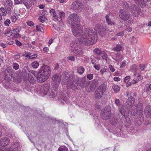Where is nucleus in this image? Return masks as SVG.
Instances as JSON below:
<instances>
[{
  "mask_svg": "<svg viewBox=\"0 0 151 151\" xmlns=\"http://www.w3.org/2000/svg\"><path fill=\"white\" fill-rule=\"evenodd\" d=\"M72 30L75 36L77 37L81 36L79 39L80 42L88 45H93L96 42L97 40V32L102 35L106 29L99 25L96 26L95 29H86L84 32H82L81 26L77 24L72 26Z\"/></svg>",
  "mask_w": 151,
  "mask_h": 151,
  "instance_id": "f257e3e1",
  "label": "nucleus"
},
{
  "mask_svg": "<svg viewBox=\"0 0 151 151\" xmlns=\"http://www.w3.org/2000/svg\"><path fill=\"white\" fill-rule=\"evenodd\" d=\"M51 73L50 68L47 65H44L40 68L37 77L38 81L42 83L45 81L49 78Z\"/></svg>",
  "mask_w": 151,
  "mask_h": 151,
  "instance_id": "f03ea898",
  "label": "nucleus"
},
{
  "mask_svg": "<svg viewBox=\"0 0 151 151\" xmlns=\"http://www.w3.org/2000/svg\"><path fill=\"white\" fill-rule=\"evenodd\" d=\"M79 39L77 40H75L72 41L70 44V49L73 54L75 55L79 56L83 53V47L79 42Z\"/></svg>",
  "mask_w": 151,
  "mask_h": 151,
  "instance_id": "7ed1b4c3",
  "label": "nucleus"
},
{
  "mask_svg": "<svg viewBox=\"0 0 151 151\" xmlns=\"http://www.w3.org/2000/svg\"><path fill=\"white\" fill-rule=\"evenodd\" d=\"M134 97L132 96L129 97L127 101L126 107L125 108H122L119 110L120 112L124 117L127 116L129 113V109L134 103Z\"/></svg>",
  "mask_w": 151,
  "mask_h": 151,
  "instance_id": "20e7f679",
  "label": "nucleus"
},
{
  "mask_svg": "<svg viewBox=\"0 0 151 151\" xmlns=\"http://www.w3.org/2000/svg\"><path fill=\"white\" fill-rule=\"evenodd\" d=\"M120 18L123 21L128 20V23L131 24L133 22V19L130 18V14L129 12L124 9H121L119 13Z\"/></svg>",
  "mask_w": 151,
  "mask_h": 151,
  "instance_id": "39448f33",
  "label": "nucleus"
},
{
  "mask_svg": "<svg viewBox=\"0 0 151 151\" xmlns=\"http://www.w3.org/2000/svg\"><path fill=\"white\" fill-rule=\"evenodd\" d=\"M111 108L110 106H106L101 111V116L102 119L105 120L109 119L111 114Z\"/></svg>",
  "mask_w": 151,
  "mask_h": 151,
  "instance_id": "423d86ee",
  "label": "nucleus"
},
{
  "mask_svg": "<svg viewBox=\"0 0 151 151\" xmlns=\"http://www.w3.org/2000/svg\"><path fill=\"white\" fill-rule=\"evenodd\" d=\"M79 20V17L76 14H71L68 18V22L70 24H71L72 26L77 24Z\"/></svg>",
  "mask_w": 151,
  "mask_h": 151,
  "instance_id": "0eeeda50",
  "label": "nucleus"
},
{
  "mask_svg": "<svg viewBox=\"0 0 151 151\" xmlns=\"http://www.w3.org/2000/svg\"><path fill=\"white\" fill-rule=\"evenodd\" d=\"M62 81L65 84H67L71 83L73 76H70L67 72H64L62 74Z\"/></svg>",
  "mask_w": 151,
  "mask_h": 151,
  "instance_id": "6e6552de",
  "label": "nucleus"
},
{
  "mask_svg": "<svg viewBox=\"0 0 151 151\" xmlns=\"http://www.w3.org/2000/svg\"><path fill=\"white\" fill-rule=\"evenodd\" d=\"M72 8L76 12L81 11L83 9V4L82 2L75 1L73 3Z\"/></svg>",
  "mask_w": 151,
  "mask_h": 151,
  "instance_id": "1a4fd4ad",
  "label": "nucleus"
},
{
  "mask_svg": "<svg viewBox=\"0 0 151 151\" xmlns=\"http://www.w3.org/2000/svg\"><path fill=\"white\" fill-rule=\"evenodd\" d=\"M132 14L134 16L137 17L141 12L140 9L135 5H133L130 8Z\"/></svg>",
  "mask_w": 151,
  "mask_h": 151,
  "instance_id": "9d476101",
  "label": "nucleus"
},
{
  "mask_svg": "<svg viewBox=\"0 0 151 151\" xmlns=\"http://www.w3.org/2000/svg\"><path fill=\"white\" fill-rule=\"evenodd\" d=\"M50 86V84L49 83L44 84L41 86L40 91L43 93L44 95L47 94L49 92Z\"/></svg>",
  "mask_w": 151,
  "mask_h": 151,
  "instance_id": "9b49d317",
  "label": "nucleus"
},
{
  "mask_svg": "<svg viewBox=\"0 0 151 151\" xmlns=\"http://www.w3.org/2000/svg\"><path fill=\"white\" fill-rule=\"evenodd\" d=\"M10 142V140L6 137H3L0 139V145L1 146H5L9 145Z\"/></svg>",
  "mask_w": 151,
  "mask_h": 151,
  "instance_id": "f8f14e48",
  "label": "nucleus"
},
{
  "mask_svg": "<svg viewBox=\"0 0 151 151\" xmlns=\"http://www.w3.org/2000/svg\"><path fill=\"white\" fill-rule=\"evenodd\" d=\"M20 148L19 143L17 142H14L11 144L10 150L13 151H17Z\"/></svg>",
  "mask_w": 151,
  "mask_h": 151,
  "instance_id": "ddd939ff",
  "label": "nucleus"
},
{
  "mask_svg": "<svg viewBox=\"0 0 151 151\" xmlns=\"http://www.w3.org/2000/svg\"><path fill=\"white\" fill-rule=\"evenodd\" d=\"M61 76L57 74L53 75L52 77V80L53 83L59 84L61 80Z\"/></svg>",
  "mask_w": 151,
  "mask_h": 151,
  "instance_id": "4468645a",
  "label": "nucleus"
},
{
  "mask_svg": "<svg viewBox=\"0 0 151 151\" xmlns=\"http://www.w3.org/2000/svg\"><path fill=\"white\" fill-rule=\"evenodd\" d=\"M144 111L146 116L151 119V107L150 106H146L145 108Z\"/></svg>",
  "mask_w": 151,
  "mask_h": 151,
  "instance_id": "2eb2a0df",
  "label": "nucleus"
},
{
  "mask_svg": "<svg viewBox=\"0 0 151 151\" xmlns=\"http://www.w3.org/2000/svg\"><path fill=\"white\" fill-rule=\"evenodd\" d=\"M5 6L8 11H11L13 6L12 1L10 0H7L5 3Z\"/></svg>",
  "mask_w": 151,
  "mask_h": 151,
  "instance_id": "dca6fc26",
  "label": "nucleus"
},
{
  "mask_svg": "<svg viewBox=\"0 0 151 151\" xmlns=\"http://www.w3.org/2000/svg\"><path fill=\"white\" fill-rule=\"evenodd\" d=\"M59 17H58V16L56 15V16L54 18V19L55 21H58L59 22L61 21L62 19L64 17L65 15V13L63 12H59L58 14Z\"/></svg>",
  "mask_w": 151,
  "mask_h": 151,
  "instance_id": "f3484780",
  "label": "nucleus"
},
{
  "mask_svg": "<svg viewBox=\"0 0 151 151\" xmlns=\"http://www.w3.org/2000/svg\"><path fill=\"white\" fill-rule=\"evenodd\" d=\"M106 85L103 83L97 88V90L101 92L102 94H103L106 91Z\"/></svg>",
  "mask_w": 151,
  "mask_h": 151,
  "instance_id": "a211bd4d",
  "label": "nucleus"
},
{
  "mask_svg": "<svg viewBox=\"0 0 151 151\" xmlns=\"http://www.w3.org/2000/svg\"><path fill=\"white\" fill-rule=\"evenodd\" d=\"M105 19L106 23L108 25H112L114 24V22L111 20L108 15H106Z\"/></svg>",
  "mask_w": 151,
  "mask_h": 151,
  "instance_id": "6ab92c4d",
  "label": "nucleus"
},
{
  "mask_svg": "<svg viewBox=\"0 0 151 151\" xmlns=\"http://www.w3.org/2000/svg\"><path fill=\"white\" fill-rule=\"evenodd\" d=\"M44 25L42 24H40L39 25H37L36 26L37 30L38 31H40L42 33L44 32Z\"/></svg>",
  "mask_w": 151,
  "mask_h": 151,
  "instance_id": "aec40b11",
  "label": "nucleus"
},
{
  "mask_svg": "<svg viewBox=\"0 0 151 151\" xmlns=\"http://www.w3.org/2000/svg\"><path fill=\"white\" fill-rule=\"evenodd\" d=\"M23 2L27 9L29 8L32 6V2L31 0H23Z\"/></svg>",
  "mask_w": 151,
  "mask_h": 151,
  "instance_id": "412c9836",
  "label": "nucleus"
},
{
  "mask_svg": "<svg viewBox=\"0 0 151 151\" xmlns=\"http://www.w3.org/2000/svg\"><path fill=\"white\" fill-rule=\"evenodd\" d=\"M123 47L121 45L119 44H117L116 45L115 47H114L112 50L114 51L119 52L122 50Z\"/></svg>",
  "mask_w": 151,
  "mask_h": 151,
  "instance_id": "4be33fe9",
  "label": "nucleus"
},
{
  "mask_svg": "<svg viewBox=\"0 0 151 151\" xmlns=\"http://www.w3.org/2000/svg\"><path fill=\"white\" fill-rule=\"evenodd\" d=\"M7 10L6 8H0V14L3 16H5L7 13Z\"/></svg>",
  "mask_w": 151,
  "mask_h": 151,
  "instance_id": "5701e85b",
  "label": "nucleus"
},
{
  "mask_svg": "<svg viewBox=\"0 0 151 151\" xmlns=\"http://www.w3.org/2000/svg\"><path fill=\"white\" fill-rule=\"evenodd\" d=\"M21 79L22 77L21 76V75L19 74L17 75L13 78L14 81L18 83L20 82Z\"/></svg>",
  "mask_w": 151,
  "mask_h": 151,
  "instance_id": "b1692460",
  "label": "nucleus"
},
{
  "mask_svg": "<svg viewBox=\"0 0 151 151\" xmlns=\"http://www.w3.org/2000/svg\"><path fill=\"white\" fill-rule=\"evenodd\" d=\"M98 83V81L97 80H94L92 81L91 87L94 89L97 86Z\"/></svg>",
  "mask_w": 151,
  "mask_h": 151,
  "instance_id": "393cba45",
  "label": "nucleus"
},
{
  "mask_svg": "<svg viewBox=\"0 0 151 151\" xmlns=\"http://www.w3.org/2000/svg\"><path fill=\"white\" fill-rule=\"evenodd\" d=\"M22 74L23 75V76L24 77L25 79L27 80L29 76V75H31V74L29 73H28L27 72H26V70H24L22 71Z\"/></svg>",
  "mask_w": 151,
  "mask_h": 151,
  "instance_id": "a878e982",
  "label": "nucleus"
},
{
  "mask_svg": "<svg viewBox=\"0 0 151 151\" xmlns=\"http://www.w3.org/2000/svg\"><path fill=\"white\" fill-rule=\"evenodd\" d=\"M93 52L96 55H102V52L101 50L98 48H96L93 50Z\"/></svg>",
  "mask_w": 151,
  "mask_h": 151,
  "instance_id": "bb28decb",
  "label": "nucleus"
},
{
  "mask_svg": "<svg viewBox=\"0 0 151 151\" xmlns=\"http://www.w3.org/2000/svg\"><path fill=\"white\" fill-rule=\"evenodd\" d=\"M27 79H28L29 82L31 83H35L36 81V80L34 79L33 77L32 76V75L31 74V75H29V76Z\"/></svg>",
  "mask_w": 151,
  "mask_h": 151,
  "instance_id": "cd10ccee",
  "label": "nucleus"
},
{
  "mask_svg": "<svg viewBox=\"0 0 151 151\" xmlns=\"http://www.w3.org/2000/svg\"><path fill=\"white\" fill-rule=\"evenodd\" d=\"M116 58L115 60L116 61H119L122 59L121 54L119 53H116L115 54Z\"/></svg>",
  "mask_w": 151,
  "mask_h": 151,
  "instance_id": "c85d7f7f",
  "label": "nucleus"
},
{
  "mask_svg": "<svg viewBox=\"0 0 151 151\" xmlns=\"http://www.w3.org/2000/svg\"><path fill=\"white\" fill-rule=\"evenodd\" d=\"M100 92L99 91L97 90V91L96 92V94L95 95V97L96 99H98L101 98L103 94H102L101 93H100Z\"/></svg>",
  "mask_w": 151,
  "mask_h": 151,
  "instance_id": "c756f323",
  "label": "nucleus"
},
{
  "mask_svg": "<svg viewBox=\"0 0 151 151\" xmlns=\"http://www.w3.org/2000/svg\"><path fill=\"white\" fill-rule=\"evenodd\" d=\"M32 65L34 68H37L39 66V64L37 61H35L32 63Z\"/></svg>",
  "mask_w": 151,
  "mask_h": 151,
  "instance_id": "7c9ffc66",
  "label": "nucleus"
},
{
  "mask_svg": "<svg viewBox=\"0 0 151 151\" xmlns=\"http://www.w3.org/2000/svg\"><path fill=\"white\" fill-rule=\"evenodd\" d=\"M49 96L50 97L52 98H53L55 97L56 96V93L55 91H52L50 93V92H49Z\"/></svg>",
  "mask_w": 151,
  "mask_h": 151,
  "instance_id": "2f4dec72",
  "label": "nucleus"
},
{
  "mask_svg": "<svg viewBox=\"0 0 151 151\" xmlns=\"http://www.w3.org/2000/svg\"><path fill=\"white\" fill-rule=\"evenodd\" d=\"M84 68L82 66H81L78 68V71L79 74H81L84 72Z\"/></svg>",
  "mask_w": 151,
  "mask_h": 151,
  "instance_id": "473e14b6",
  "label": "nucleus"
},
{
  "mask_svg": "<svg viewBox=\"0 0 151 151\" xmlns=\"http://www.w3.org/2000/svg\"><path fill=\"white\" fill-rule=\"evenodd\" d=\"M112 88L114 90V91L116 92L117 93L118 92L120 89V87L116 85H114L113 87Z\"/></svg>",
  "mask_w": 151,
  "mask_h": 151,
  "instance_id": "72a5a7b5",
  "label": "nucleus"
},
{
  "mask_svg": "<svg viewBox=\"0 0 151 151\" xmlns=\"http://www.w3.org/2000/svg\"><path fill=\"white\" fill-rule=\"evenodd\" d=\"M58 150L59 151H67L68 149L65 146H61L59 148Z\"/></svg>",
  "mask_w": 151,
  "mask_h": 151,
  "instance_id": "f704fd0d",
  "label": "nucleus"
},
{
  "mask_svg": "<svg viewBox=\"0 0 151 151\" xmlns=\"http://www.w3.org/2000/svg\"><path fill=\"white\" fill-rule=\"evenodd\" d=\"M142 77L140 76H138L137 77V78L135 80H133V81L132 82V84H134L137 82V81H139L140 80H141L142 79Z\"/></svg>",
  "mask_w": 151,
  "mask_h": 151,
  "instance_id": "c9c22d12",
  "label": "nucleus"
},
{
  "mask_svg": "<svg viewBox=\"0 0 151 151\" xmlns=\"http://www.w3.org/2000/svg\"><path fill=\"white\" fill-rule=\"evenodd\" d=\"M38 19L39 20L42 22L43 23L44 21L46 20V18L45 17L40 16L39 17Z\"/></svg>",
  "mask_w": 151,
  "mask_h": 151,
  "instance_id": "e433bc0d",
  "label": "nucleus"
},
{
  "mask_svg": "<svg viewBox=\"0 0 151 151\" xmlns=\"http://www.w3.org/2000/svg\"><path fill=\"white\" fill-rule=\"evenodd\" d=\"M13 67L15 70H18L19 68V65L18 63H14L12 65Z\"/></svg>",
  "mask_w": 151,
  "mask_h": 151,
  "instance_id": "4c0bfd02",
  "label": "nucleus"
},
{
  "mask_svg": "<svg viewBox=\"0 0 151 151\" xmlns=\"http://www.w3.org/2000/svg\"><path fill=\"white\" fill-rule=\"evenodd\" d=\"M50 12L51 14V15L54 18L56 16L57 14L55 12V10L54 9H51L50 10Z\"/></svg>",
  "mask_w": 151,
  "mask_h": 151,
  "instance_id": "58836bf2",
  "label": "nucleus"
},
{
  "mask_svg": "<svg viewBox=\"0 0 151 151\" xmlns=\"http://www.w3.org/2000/svg\"><path fill=\"white\" fill-rule=\"evenodd\" d=\"M29 73L30 74L31 73L33 75L37 77V76H38V73L37 71H35L34 70H30Z\"/></svg>",
  "mask_w": 151,
  "mask_h": 151,
  "instance_id": "ea45409f",
  "label": "nucleus"
},
{
  "mask_svg": "<svg viewBox=\"0 0 151 151\" xmlns=\"http://www.w3.org/2000/svg\"><path fill=\"white\" fill-rule=\"evenodd\" d=\"M21 27H18L16 29H15L12 30V32L13 33L18 32L21 30Z\"/></svg>",
  "mask_w": 151,
  "mask_h": 151,
  "instance_id": "a19ab883",
  "label": "nucleus"
},
{
  "mask_svg": "<svg viewBox=\"0 0 151 151\" xmlns=\"http://www.w3.org/2000/svg\"><path fill=\"white\" fill-rule=\"evenodd\" d=\"M10 22V20L9 19H7L4 22V24L5 26H7L9 25Z\"/></svg>",
  "mask_w": 151,
  "mask_h": 151,
  "instance_id": "79ce46f5",
  "label": "nucleus"
},
{
  "mask_svg": "<svg viewBox=\"0 0 151 151\" xmlns=\"http://www.w3.org/2000/svg\"><path fill=\"white\" fill-rule=\"evenodd\" d=\"M87 77L89 80H91L93 78V75L92 74H89L87 75Z\"/></svg>",
  "mask_w": 151,
  "mask_h": 151,
  "instance_id": "37998d69",
  "label": "nucleus"
},
{
  "mask_svg": "<svg viewBox=\"0 0 151 151\" xmlns=\"http://www.w3.org/2000/svg\"><path fill=\"white\" fill-rule=\"evenodd\" d=\"M27 25H29V26H30L31 27H32V26L34 27V26L35 24L32 21H30L28 22H27Z\"/></svg>",
  "mask_w": 151,
  "mask_h": 151,
  "instance_id": "c03bdc74",
  "label": "nucleus"
},
{
  "mask_svg": "<svg viewBox=\"0 0 151 151\" xmlns=\"http://www.w3.org/2000/svg\"><path fill=\"white\" fill-rule=\"evenodd\" d=\"M103 59H105L106 60V59L107 58V55L106 54L104 53H102V55H101Z\"/></svg>",
  "mask_w": 151,
  "mask_h": 151,
  "instance_id": "a18cd8bd",
  "label": "nucleus"
},
{
  "mask_svg": "<svg viewBox=\"0 0 151 151\" xmlns=\"http://www.w3.org/2000/svg\"><path fill=\"white\" fill-rule=\"evenodd\" d=\"M23 1V0H14L15 3L16 4H21Z\"/></svg>",
  "mask_w": 151,
  "mask_h": 151,
  "instance_id": "49530a36",
  "label": "nucleus"
},
{
  "mask_svg": "<svg viewBox=\"0 0 151 151\" xmlns=\"http://www.w3.org/2000/svg\"><path fill=\"white\" fill-rule=\"evenodd\" d=\"M11 18L12 20V21L14 22L16 21L17 19V18L16 17L15 15L12 16Z\"/></svg>",
  "mask_w": 151,
  "mask_h": 151,
  "instance_id": "de8ad7c7",
  "label": "nucleus"
},
{
  "mask_svg": "<svg viewBox=\"0 0 151 151\" xmlns=\"http://www.w3.org/2000/svg\"><path fill=\"white\" fill-rule=\"evenodd\" d=\"M135 3L137 4H139L142 3L144 1V0H134Z\"/></svg>",
  "mask_w": 151,
  "mask_h": 151,
  "instance_id": "09e8293b",
  "label": "nucleus"
},
{
  "mask_svg": "<svg viewBox=\"0 0 151 151\" xmlns=\"http://www.w3.org/2000/svg\"><path fill=\"white\" fill-rule=\"evenodd\" d=\"M132 30V28L129 27H128L124 31H127L128 32H131Z\"/></svg>",
  "mask_w": 151,
  "mask_h": 151,
  "instance_id": "8fccbe9b",
  "label": "nucleus"
},
{
  "mask_svg": "<svg viewBox=\"0 0 151 151\" xmlns=\"http://www.w3.org/2000/svg\"><path fill=\"white\" fill-rule=\"evenodd\" d=\"M130 80V77L129 76H127L124 78V80L125 83L128 82Z\"/></svg>",
  "mask_w": 151,
  "mask_h": 151,
  "instance_id": "3c124183",
  "label": "nucleus"
},
{
  "mask_svg": "<svg viewBox=\"0 0 151 151\" xmlns=\"http://www.w3.org/2000/svg\"><path fill=\"white\" fill-rule=\"evenodd\" d=\"M109 68L111 71L112 72H114L115 71V69L111 65H109Z\"/></svg>",
  "mask_w": 151,
  "mask_h": 151,
  "instance_id": "603ef678",
  "label": "nucleus"
},
{
  "mask_svg": "<svg viewBox=\"0 0 151 151\" xmlns=\"http://www.w3.org/2000/svg\"><path fill=\"white\" fill-rule=\"evenodd\" d=\"M37 57V54H34L32 55L31 56H29V58L30 59H34L35 58H36Z\"/></svg>",
  "mask_w": 151,
  "mask_h": 151,
  "instance_id": "864d4df0",
  "label": "nucleus"
},
{
  "mask_svg": "<svg viewBox=\"0 0 151 151\" xmlns=\"http://www.w3.org/2000/svg\"><path fill=\"white\" fill-rule=\"evenodd\" d=\"M68 60H70L72 61H74L75 60V58L73 56H70L67 58Z\"/></svg>",
  "mask_w": 151,
  "mask_h": 151,
  "instance_id": "5fc2aeb1",
  "label": "nucleus"
},
{
  "mask_svg": "<svg viewBox=\"0 0 151 151\" xmlns=\"http://www.w3.org/2000/svg\"><path fill=\"white\" fill-rule=\"evenodd\" d=\"M15 42L16 45L18 46H20L22 45V44L17 40H15Z\"/></svg>",
  "mask_w": 151,
  "mask_h": 151,
  "instance_id": "6e6d98bb",
  "label": "nucleus"
},
{
  "mask_svg": "<svg viewBox=\"0 0 151 151\" xmlns=\"http://www.w3.org/2000/svg\"><path fill=\"white\" fill-rule=\"evenodd\" d=\"M94 68H95L96 70H99L100 68V65H95L94 66Z\"/></svg>",
  "mask_w": 151,
  "mask_h": 151,
  "instance_id": "4d7b16f0",
  "label": "nucleus"
},
{
  "mask_svg": "<svg viewBox=\"0 0 151 151\" xmlns=\"http://www.w3.org/2000/svg\"><path fill=\"white\" fill-rule=\"evenodd\" d=\"M124 35V31H122L117 33L116 34V35L118 36H123Z\"/></svg>",
  "mask_w": 151,
  "mask_h": 151,
  "instance_id": "13d9d810",
  "label": "nucleus"
},
{
  "mask_svg": "<svg viewBox=\"0 0 151 151\" xmlns=\"http://www.w3.org/2000/svg\"><path fill=\"white\" fill-rule=\"evenodd\" d=\"M146 91H149L151 90V84L147 86L146 87Z\"/></svg>",
  "mask_w": 151,
  "mask_h": 151,
  "instance_id": "bf43d9fd",
  "label": "nucleus"
},
{
  "mask_svg": "<svg viewBox=\"0 0 151 151\" xmlns=\"http://www.w3.org/2000/svg\"><path fill=\"white\" fill-rule=\"evenodd\" d=\"M137 66L136 65L134 64L132 65L131 67L132 69L136 70L137 69Z\"/></svg>",
  "mask_w": 151,
  "mask_h": 151,
  "instance_id": "052dcab7",
  "label": "nucleus"
},
{
  "mask_svg": "<svg viewBox=\"0 0 151 151\" xmlns=\"http://www.w3.org/2000/svg\"><path fill=\"white\" fill-rule=\"evenodd\" d=\"M114 79L115 81H120V78L118 77H114Z\"/></svg>",
  "mask_w": 151,
  "mask_h": 151,
  "instance_id": "680f3d73",
  "label": "nucleus"
},
{
  "mask_svg": "<svg viewBox=\"0 0 151 151\" xmlns=\"http://www.w3.org/2000/svg\"><path fill=\"white\" fill-rule=\"evenodd\" d=\"M139 67L141 70H143L144 69L145 66L144 65L141 64L139 65Z\"/></svg>",
  "mask_w": 151,
  "mask_h": 151,
  "instance_id": "e2e57ef3",
  "label": "nucleus"
},
{
  "mask_svg": "<svg viewBox=\"0 0 151 151\" xmlns=\"http://www.w3.org/2000/svg\"><path fill=\"white\" fill-rule=\"evenodd\" d=\"M106 71V69L105 68H104L101 69V71H100V72L102 74H103Z\"/></svg>",
  "mask_w": 151,
  "mask_h": 151,
  "instance_id": "0e129e2a",
  "label": "nucleus"
},
{
  "mask_svg": "<svg viewBox=\"0 0 151 151\" xmlns=\"http://www.w3.org/2000/svg\"><path fill=\"white\" fill-rule=\"evenodd\" d=\"M119 99H115V103L116 105L118 106L119 105Z\"/></svg>",
  "mask_w": 151,
  "mask_h": 151,
  "instance_id": "69168bd1",
  "label": "nucleus"
},
{
  "mask_svg": "<svg viewBox=\"0 0 151 151\" xmlns=\"http://www.w3.org/2000/svg\"><path fill=\"white\" fill-rule=\"evenodd\" d=\"M7 45L6 44H4L3 43H2L0 44L1 46L3 48H5L6 47Z\"/></svg>",
  "mask_w": 151,
  "mask_h": 151,
  "instance_id": "338daca9",
  "label": "nucleus"
},
{
  "mask_svg": "<svg viewBox=\"0 0 151 151\" xmlns=\"http://www.w3.org/2000/svg\"><path fill=\"white\" fill-rule=\"evenodd\" d=\"M43 50L45 52H47L49 51V49L47 47H44L43 49Z\"/></svg>",
  "mask_w": 151,
  "mask_h": 151,
  "instance_id": "774afa93",
  "label": "nucleus"
}]
</instances>
